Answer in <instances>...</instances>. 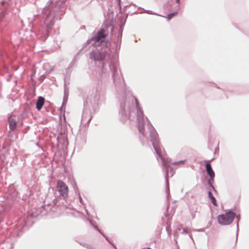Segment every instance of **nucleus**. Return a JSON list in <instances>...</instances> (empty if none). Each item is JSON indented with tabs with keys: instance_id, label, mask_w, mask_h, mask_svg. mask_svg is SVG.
Instances as JSON below:
<instances>
[{
	"instance_id": "9d476101",
	"label": "nucleus",
	"mask_w": 249,
	"mask_h": 249,
	"mask_svg": "<svg viewBox=\"0 0 249 249\" xmlns=\"http://www.w3.org/2000/svg\"><path fill=\"white\" fill-rule=\"evenodd\" d=\"M175 15H176V14H172L168 15V19L172 18Z\"/></svg>"
},
{
	"instance_id": "423d86ee",
	"label": "nucleus",
	"mask_w": 249,
	"mask_h": 249,
	"mask_svg": "<svg viewBox=\"0 0 249 249\" xmlns=\"http://www.w3.org/2000/svg\"><path fill=\"white\" fill-rule=\"evenodd\" d=\"M206 168L208 175L210 176L211 178L213 180L214 177V173L212 170L211 164L209 163H207Z\"/></svg>"
},
{
	"instance_id": "6e6552de",
	"label": "nucleus",
	"mask_w": 249,
	"mask_h": 249,
	"mask_svg": "<svg viewBox=\"0 0 249 249\" xmlns=\"http://www.w3.org/2000/svg\"><path fill=\"white\" fill-rule=\"evenodd\" d=\"M153 146H154L155 150L156 151L157 153L158 154L159 157L161 158V160L162 161L163 165L166 166V164L164 159L162 157V156L161 155V152L159 151L158 147L156 145V144L154 143H153Z\"/></svg>"
},
{
	"instance_id": "f03ea898",
	"label": "nucleus",
	"mask_w": 249,
	"mask_h": 249,
	"mask_svg": "<svg viewBox=\"0 0 249 249\" xmlns=\"http://www.w3.org/2000/svg\"><path fill=\"white\" fill-rule=\"evenodd\" d=\"M57 190L60 195L64 197H67L68 195V188L62 181L59 180L57 183Z\"/></svg>"
},
{
	"instance_id": "1a4fd4ad",
	"label": "nucleus",
	"mask_w": 249,
	"mask_h": 249,
	"mask_svg": "<svg viewBox=\"0 0 249 249\" xmlns=\"http://www.w3.org/2000/svg\"><path fill=\"white\" fill-rule=\"evenodd\" d=\"M209 196L211 200L212 203L214 206H217L216 200H215V198L213 196L212 194L210 192H209Z\"/></svg>"
},
{
	"instance_id": "ddd939ff",
	"label": "nucleus",
	"mask_w": 249,
	"mask_h": 249,
	"mask_svg": "<svg viewBox=\"0 0 249 249\" xmlns=\"http://www.w3.org/2000/svg\"><path fill=\"white\" fill-rule=\"evenodd\" d=\"M150 249V248H148V249Z\"/></svg>"
},
{
	"instance_id": "0eeeda50",
	"label": "nucleus",
	"mask_w": 249,
	"mask_h": 249,
	"mask_svg": "<svg viewBox=\"0 0 249 249\" xmlns=\"http://www.w3.org/2000/svg\"><path fill=\"white\" fill-rule=\"evenodd\" d=\"M44 102V99L42 97H39L36 102V108L39 110L42 107Z\"/></svg>"
},
{
	"instance_id": "39448f33",
	"label": "nucleus",
	"mask_w": 249,
	"mask_h": 249,
	"mask_svg": "<svg viewBox=\"0 0 249 249\" xmlns=\"http://www.w3.org/2000/svg\"><path fill=\"white\" fill-rule=\"evenodd\" d=\"M90 57L91 58H94L95 60H100L105 58V55L102 54L101 53L95 52L91 54Z\"/></svg>"
},
{
	"instance_id": "f257e3e1",
	"label": "nucleus",
	"mask_w": 249,
	"mask_h": 249,
	"mask_svg": "<svg viewBox=\"0 0 249 249\" xmlns=\"http://www.w3.org/2000/svg\"><path fill=\"white\" fill-rule=\"evenodd\" d=\"M234 216V213L230 212L224 214L219 215L218 216V221L220 224L224 225H228L232 222Z\"/></svg>"
},
{
	"instance_id": "7ed1b4c3",
	"label": "nucleus",
	"mask_w": 249,
	"mask_h": 249,
	"mask_svg": "<svg viewBox=\"0 0 249 249\" xmlns=\"http://www.w3.org/2000/svg\"><path fill=\"white\" fill-rule=\"evenodd\" d=\"M106 34L104 29H102L100 31L98 32L97 36L93 38L94 40V46H98L102 43H104V40Z\"/></svg>"
},
{
	"instance_id": "f8f14e48",
	"label": "nucleus",
	"mask_w": 249,
	"mask_h": 249,
	"mask_svg": "<svg viewBox=\"0 0 249 249\" xmlns=\"http://www.w3.org/2000/svg\"><path fill=\"white\" fill-rule=\"evenodd\" d=\"M45 22L46 23H47V20H46L45 21Z\"/></svg>"
},
{
	"instance_id": "20e7f679",
	"label": "nucleus",
	"mask_w": 249,
	"mask_h": 249,
	"mask_svg": "<svg viewBox=\"0 0 249 249\" xmlns=\"http://www.w3.org/2000/svg\"><path fill=\"white\" fill-rule=\"evenodd\" d=\"M9 127L11 130H14L16 127V121L15 116H10L9 118Z\"/></svg>"
},
{
	"instance_id": "9b49d317",
	"label": "nucleus",
	"mask_w": 249,
	"mask_h": 249,
	"mask_svg": "<svg viewBox=\"0 0 249 249\" xmlns=\"http://www.w3.org/2000/svg\"><path fill=\"white\" fill-rule=\"evenodd\" d=\"M177 2H179V0H177Z\"/></svg>"
}]
</instances>
